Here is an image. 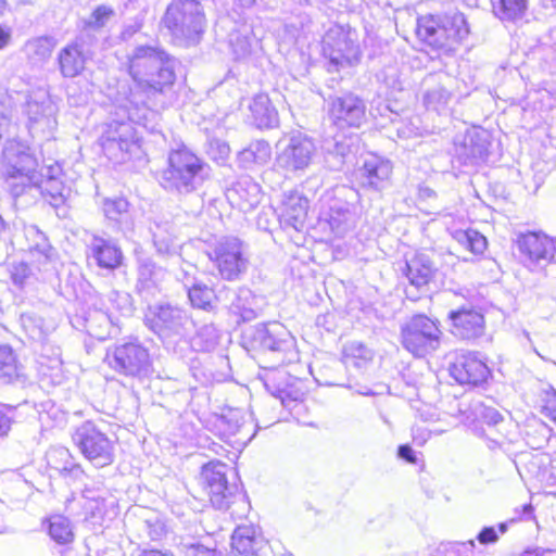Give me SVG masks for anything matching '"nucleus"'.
<instances>
[{"label": "nucleus", "mask_w": 556, "mask_h": 556, "mask_svg": "<svg viewBox=\"0 0 556 556\" xmlns=\"http://www.w3.org/2000/svg\"><path fill=\"white\" fill-rule=\"evenodd\" d=\"M176 61L153 46H138L128 56L132 79L128 93L117 99L115 115L102 126L99 138L104 154L115 163L127 161L139 149L132 123L148 127L166 106V94L176 80Z\"/></svg>", "instance_id": "nucleus-1"}, {"label": "nucleus", "mask_w": 556, "mask_h": 556, "mask_svg": "<svg viewBox=\"0 0 556 556\" xmlns=\"http://www.w3.org/2000/svg\"><path fill=\"white\" fill-rule=\"evenodd\" d=\"M210 176V166L186 147L172 150L161 175V186L170 192L189 194Z\"/></svg>", "instance_id": "nucleus-2"}, {"label": "nucleus", "mask_w": 556, "mask_h": 556, "mask_svg": "<svg viewBox=\"0 0 556 556\" xmlns=\"http://www.w3.org/2000/svg\"><path fill=\"white\" fill-rule=\"evenodd\" d=\"M416 35L433 49L450 50L467 38L469 26L465 15L454 10L443 14L420 16L417 20Z\"/></svg>", "instance_id": "nucleus-3"}, {"label": "nucleus", "mask_w": 556, "mask_h": 556, "mask_svg": "<svg viewBox=\"0 0 556 556\" xmlns=\"http://www.w3.org/2000/svg\"><path fill=\"white\" fill-rule=\"evenodd\" d=\"M206 255L222 280H241L250 267L248 244L238 237L224 236L212 242Z\"/></svg>", "instance_id": "nucleus-4"}, {"label": "nucleus", "mask_w": 556, "mask_h": 556, "mask_svg": "<svg viewBox=\"0 0 556 556\" xmlns=\"http://www.w3.org/2000/svg\"><path fill=\"white\" fill-rule=\"evenodd\" d=\"M164 27L179 43H197L205 26L201 3L197 0H173L163 17Z\"/></svg>", "instance_id": "nucleus-5"}, {"label": "nucleus", "mask_w": 556, "mask_h": 556, "mask_svg": "<svg viewBox=\"0 0 556 556\" xmlns=\"http://www.w3.org/2000/svg\"><path fill=\"white\" fill-rule=\"evenodd\" d=\"M441 337L438 324L422 314L414 315L401 326V343L416 357H425L437 351Z\"/></svg>", "instance_id": "nucleus-6"}, {"label": "nucleus", "mask_w": 556, "mask_h": 556, "mask_svg": "<svg viewBox=\"0 0 556 556\" xmlns=\"http://www.w3.org/2000/svg\"><path fill=\"white\" fill-rule=\"evenodd\" d=\"M276 148L275 164L288 174L305 172L317 156L314 141L302 132L285 136L278 141Z\"/></svg>", "instance_id": "nucleus-7"}, {"label": "nucleus", "mask_w": 556, "mask_h": 556, "mask_svg": "<svg viewBox=\"0 0 556 556\" xmlns=\"http://www.w3.org/2000/svg\"><path fill=\"white\" fill-rule=\"evenodd\" d=\"M38 162L29 148L16 141H8L3 148L0 170L4 176L10 191L12 185L20 184V189L28 185L37 172Z\"/></svg>", "instance_id": "nucleus-8"}, {"label": "nucleus", "mask_w": 556, "mask_h": 556, "mask_svg": "<svg viewBox=\"0 0 556 556\" xmlns=\"http://www.w3.org/2000/svg\"><path fill=\"white\" fill-rule=\"evenodd\" d=\"M106 361L116 372L130 377L147 376L152 366L148 349L137 340L116 344L108 351Z\"/></svg>", "instance_id": "nucleus-9"}, {"label": "nucleus", "mask_w": 556, "mask_h": 556, "mask_svg": "<svg viewBox=\"0 0 556 556\" xmlns=\"http://www.w3.org/2000/svg\"><path fill=\"white\" fill-rule=\"evenodd\" d=\"M81 454L96 467H105L114 460V443L93 422H83L73 434Z\"/></svg>", "instance_id": "nucleus-10"}, {"label": "nucleus", "mask_w": 556, "mask_h": 556, "mask_svg": "<svg viewBox=\"0 0 556 556\" xmlns=\"http://www.w3.org/2000/svg\"><path fill=\"white\" fill-rule=\"evenodd\" d=\"M24 113L28 118L27 126L33 136L49 137L56 129L58 106L45 88L29 91Z\"/></svg>", "instance_id": "nucleus-11"}, {"label": "nucleus", "mask_w": 556, "mask_h": 556, "mask_svg": "<svg viewBox=\"0 0 556 556\" xmlns=\"http://www.w3.org/2000/svg\"><path fill=\"white\" fill-rule=\"evenodd\" d=\"M149 327L161 338H184L193 328L186 311L169 304L149 307L146 315Z\"/></svg>", "instance_id": "nucleus-12"}, {"label": "nucleus", "mask_w": 556, "mask_h": 556, "mask_svg": "<svg viewBox=\"0 0 556 556\" xmlns=\"http://www.w3.org/2000/svg\"><path fill=\"white\" fill-rule=\"evenodd\" d=\"M352 35L341 26H334L326 34L324 53L337 70L344 65H354L359 61L361 49Z\"/></svg>", "instance_id": "nucleus-13"}, {"label": "nucleus", "mask_w": 556, "mask_h": 556, "mask_svg": "<svg viewBox=\"0 0 556 556\" xmlns=\"http://www.w3.org/2000/svg\"><path fill=\"white\" fill-rule=\"evenodd\" d=\"M522 263L530 270L545 267L556 253L555 241L540 232H528L518 239Z\"/></svg>", "instance_id": "nucleus-14"}, {"label": "nucleus", "mask_w": 556, "mask_h": 556, "mask_svg": "<svg viewBox=\"0 0 556 556\" xmlns=\"http://www.w3.org/2000/svg\"><path fill=\"white\" fill-rule=\"evenodd\" d=\"M227 470L228 466L219 460L210 462L202 467L201 483L210 502L217 509L226 508L232 494Z\"/></svg>", "instance_id": "nucleus-15"}, {"label": "nucleus", "mask_w": 556, "mask_h": 556, "mask_svg": "<svg viewBox=\"0 0 556 556\" xmlns=\"http://www.w3.org/2000/svg\"><path fill=\"white\" fill-rule=\"evenodd\" d=\"M53 170L52 167L48 169L47 178L43 177V174L38 173L35 175V179L28 185H24L22 189H20V184L14 182L12 185V197L17 201L23 197L36 200L39 195H42L50 198V203L54 206L62 204L65 199L64 186L60 179L54 177Z\"/></svg>", "instance_id": "nucleus-16"}, {"label": "nucleus", "mask_w": 556, "mask_h": 556, "mask_svg": "<svg viewBox=\"0 0 556 556\" xmlns=\"http://www.w3.org/2000/svg\"><path fill=\"white\" fill-rule=\"evenodd\" d=\"M489 141L483 132L467 131L454 141V159L462 166L475 167L485 162L489 152Z\"/></svg>", "instance_id": "nucleus-17"}, {"label": "nucleus", "mask_w": 556, "mask_h": 556, "mask_svg": "<svg viewBox=\"0 0 556 556\" xmlns=\"http://www.w3.org/2000/svg\"><path fill=\"white\" fill-rule=\"evenodd\" d=\"M365 110L364 101L359 97L346 93L331 99L329 113L338 127L358 128L365 121Z\"/></svg>", "instance_id": "nucleus-18"}, {"label": "nucleus", "mask_w": 556, "mask_h": 556, "mask_svg": "<svg viewBox=\"0 0 556 556\" xmlns=\"http://www.w3.org/2000/svg\"><path fill=\"white\" fill-rule=\"evenodd\" d=\"M251 342L270 352H286L293 346V339L280 323L260 324L251 329Z\"/></svg>", "instance_id": "nucleus-19"}, {"label": "nucleus", "mask_w": 556, "mask_h": 556, "mask_svg": "<svg viewBox=\"0 0 556 556\" xmlns=\"http://www.w3.org/2000/svg\"><path fill=\"white\" fill-rule=\"evenodd\" d=\"M451 376L460 384H479L490 374L485 363L476 353L459 354L450 367Z\"/></svg>", "instance_id": "nucleus-20"}, {"label": "nucleus", "mask_w": 556, "mask_h": 556, "mask_svg": "<svg viewBox=\"0 0 556 556\" xmlns=\"http://www.w3.org/2000/svg\"><path fill=\"white\" fill-rule=\"evenodd\" d=\"M448 317L453 325L454 334L462 339H476L484 332V316L478 309L463 306L451 311Z\"/></svg>", "instance_id": "nucleus-21"}, {"label": "nucleus", "mask_w": 556, "mask_h": 556, "mask_svg": "<svg viewBox=\"0 0 556 556\" xmlns=\"http://www.w3.org/2000/svg\"><path fill=\"white\" fill-rule=\"evenodd\" d=\"M391 174L392 164L390 161L371 155L365 160L363 166L358 169V179L364 188L381 191L389 186Z\"/></svg>", "instance_id": "nucleus-22"}, {"label": "nucleus", "mask_w": 556, "mask_h": 556, "mask_svg": "<svg viewBox=\"0 0 556 556\" xmlns=\"http://www.w3.org/2000/svg\"><path fill=\"white\" fill-rule=\"evenodd\" d=\"M87 256L92 260L97 266L113 270L122 265L123 252L121 248L112 240L100 236H92L88 248Z\"/></svg>", "instance_id": "nucleus-23"}, {"label": "nucleus", "mask_w": 556, "mask_h": 556, "mask_svg": "<svg viewBox=\"0 0 556 556\" xmlns=\"http://www.w3.org/2000/svg\"><path fill=\"white\" fill-rule=\"evenodd\" d=\"M166 271L150 258H139L136 289L144 299L154 298L161 291Z\"/></svg>", "instance_id": "nucleus-24"}, {"label": "nucleus", "mask_w": 556, "mask_h": 556, "mask_svg": "<svg viewBox=\"0 0 556 556\" xmlns=\"http://www.w3.org/2000/svg\"><path fill=\"white\" fill-rule=\"evenodd\" d=\"M308 210V200L299 192L291 191L283 195L278 208L279 220L287 227L303 228Z\"/></svg>", "instance_id": "nucleus-25"}, {"label": "nucleus", "mask_w": 556, "mask_h": 556, "mask_svg": "<svg viewBox=\"0 0 556 556\" xmlns=\"http://www.w3.org/2000/svg\"><path fill=\"white\" fill-rule=\"evenodd\" d=\"M90 53L85 49L81 39L64 47L59 53L60 71L64 77L78 76L85 68Z\"/></svg>", "instance_id": "nucleus-26"}, {"label": "nucleus", "mask_w": 556, "mask_h": 556, "mask_svg": "<svg viewBox=\"0 0 556 556\" xmlns=\"http://www.w3.org/2000/svg\"><path fill=\"white\" fill-rule=\"evenodd\" d=\"M263 539L256 534L251 525L238 526L231 536V547L235 556H262Z\"/></svg>", "instance_id": "nucleus-27"}, {"label": "nucleus", "mask_w": 556, "mask_h": 556, "mask_svg": "<svg viewBox=\"0 0 556 556\" xmlns=\"http://www.w3.org/2000/svg\"><path fill=\"white\" fill-rule=\"evenodd\" d=\"M249 419L250 415L242 409L230 408L217 419L219 431L223 437L242 434L249 441L254 435V426Z\"/></svg>", "instance_id": "nucleus-28"}, {"label": "nucleus", "mask_w": 556, "mask_h": 556, "mask_svg": "<svg viewBox=\"0 0 556 556\" xmlns=\"http://www.w3.org/2000/svg\"><path fill=\"white\" fill-rule=\"evenodd\" d=\"M227 198L241 211H249L260 203L261 187L250 177H243L228 190Z\"/></svg>", "instance_id": "nucleus-29"}, {"label": "nucleus", "mask_w": 556, "mask_h": 556, "mask_svg": "<svg viewBox=\"0 0 556 556\" xmlns=\"http://www.w3.org/2000/svg\"><path fill=\"white\" fill-rule=\"evenodd\" d=\"M226 294H230L231 299H224L225 305L228 306L233 314L239 315L243 321H250L257 316L256 298L248 288H238L236 291L224 288Z\"/></svg>", "instance_id": "nucleus-30"}, {"label": "nucleus", "mask_w": 556, "mask_h": 556, "mask_svg": "<svg viewBox=\"0 0 556 556\" xmlns=\"http://www.w3.org/2000/svg\"><path fill=\"white\" fill-rule=\"evenodd\" d=\"M38 372L42 378L58 384L63 380V363L59 349L42 344L38 359Z\"/></svg>", "instance_id": "nucleus-31"}, {"label": "nucleus", "mask_w": 556, "mask_h": 556, "mask_svg": "<svg viewBox=\"0 0 556 556\" xmlns=\"http://www.w3.org/2000/svg\"><path fill=\"white\" fill-rule=\"evenodd\" d=\"M253 124L258 128H273L278 125V113L267 94L255 96L250 103Z\"/></svg>", "instance_id": "nucleus-32"}, {"label": "nucleus", "mask_w": 556, "mask_h": 556, "mask_svg": "<svg viewBox=\"0 0 556 556\" xmlns=\"http://www.w3.org/2000/svg\"><path fill=\"white\" fill-rule=\"evenodd\" d=\"M434 273L433 264L426 255L418 254L406 262V277L410 286L417 289L427 286Z\"/></svg>", "instance_id": "nucleus-33"}, {"label": "nucleus", "mask_w": 556, "mask_h": 556, "mask_svg": "<svg viewBox=\"0 0 556 556\" xmlns=\"http://www.w3.org/2000/svg\"><path fill=\"white\" fill-rule=\"evenodd\" d=\"M155 249L161 255H177L180 252V244L174 233L173 225L168 223L155 224L152 229Z\"/></svg>", "instance_id": "nucleus-34"}, {"label": "nucleus", "mask_w": 556, "mask_h": 556, "mask_svg": "<svg viewBox=\"0 0 556 556\" xmlns=\"http://www.w3.org/2000/svg\"><path fill=\"white\" fill-rule=\"evenodd\" d=\"M286 378L285 372H279L277 378H268L265 382L268 391L280 401L281 405L286 408H292V404L302 400L304 393L296 388L294 384L287 383L281 387L280 384H276L275 380H283Z\"/></svg>", "instance_id": "nucleus-35"}, {"label": "nucleus", "mask_w": 556, "mask_h": 556, "mask_svg": "<svg viewBox=\"0 0 556 556\" xmlns=\"http://www.w3.org/2000/svg\"><path fill=\"white\" fill-rule=\"evenodd\" d=\"M101 207L104 216L119 228L129 225V202L125 198H104Z\"/></svg>", "instance_id": "nucleus-36"}, {"label": "nucleus", "mask_w": 556, "mask_h": 556, "mask_svg": "<svg viewBox=\"0 0 556 556\" xmlns=\"http://www.w3.org/2000/svg\"><path fill=\"white\" fill-rule=\"evenodd\" d=\"M188 291V298L193 307L201 308L204 311L213 309V299L223 301V290L218 294H214V291L202 282H193L191 286L185 285Z\"/></svg>", "instance_id": "nucleus-37"}, {"label": "nucleus", "mask_w": 556, "mask_h": 556, "mask_svg": "<svg viewBox=\"0 0 556 556\" xmlns=\"http://www.w3.org/2000/svg\"><path fill=\"white\" fill-rule=\"evenodd\" d=\"M493 13L502 21L516 22L523 17L528 0H491Z\"/></svg>", "instance_id": "nucleus-38"}, {"label": "nucleus", "mask_w": 556, "mask_h": 556, "mask_svg": "<svg viewBox=\"0 0 556 556\" xmlns=\"http://www.w3.org/2000/svg\"><path fill=\"white\" fill-rule=\"evenodd\" d=\"M21 377V366L13 350L0 345V384H10Z\"/></svg>", "instance_id": "nucleus-39"}, {"label": "nucleus", "mask_w": 556, "mask_h": 556, "mask_svg": "<svg viewBox=\"0 0 556 556\" xmlns=\"http://www.w3.org/2000/svg\"><path fill=\"white\" fill-rule=\"evenodd\" d=\"M453 239L473 255L482 254L488 245L486 238L473 229L451 230Z\"/></svg>", "instance_id": "nucleus-40"}, {"label": "nucleus", "mask_w": 556, "mask_h": 556, "mask_svg": "<svg viewBox=\"0 0 556 556\" xmlns=\"http://www.w3.org/2000/svg\"><path fill=\"white\" fill-rule=\"evenodd\" d=\"M24 233L28 242L27 249L33 255L37 254L43 260L51 258L52 248L45 233L40 231L37 226L30 225L25 227Z\"/></svg>", "instance_id": "nucleus-41"}, {"label": "nucleus", "mask_w": 556, "mask_h": 556, "mask_svg": "<svg viewBox=\"0 0 556 556\" xmlns=\"http://www.w3.org/2000/svg\"><path fill=\"white\" fill-rule=\"evenodd\" d=\"M271 149L267 141L257 140L239 153V160L244 165L265 164L270 160Z\"/></svg>", "instance_id": "nucleus-42"}, {"label": "nucleus", "mask_w": 556, "mask_h": 556, "mask_svg": "<svg viewBox=\"0 0 556 556\" xmlns=\"http://www.w3.org/2000/svg\"><path fill=\"white\" fill-rule=\"evenodd\" d=\"M451 97L452 93L440 79L437 85L426 89L424 93V103L428 110L441 112L447 106Z\"/></svg>", "instance_id": "nucleus-43"}, {"label": "nucleus", "mask_w": 556, "mask_h": 556, "mask_svg": "<svg viewBox=\"0 0 556 556\" xmlns=\"http://www.w3.org/2000/svg\"><path fill=\"white\" fill-rule=\"evenodd\" d=\"M329 227L331 231L339 238L350 232L356 224L355 214L349 208L332 210L329 216Z\"/></svg>", "instance_id": "nucleus-44"}, {"label": "nucleus", "mask_w": 556, "mask_h": 556, "mask_svg": "<svg viewBox=\"0 0 556 556\" xmlns=\"http://www.w3.org/2000/svg\"><path fill=\"white\" fill-rule=\"evenodd\" d=\"M374 353L362 342L352 341L343 348V358L348 366L362 367L372 359Z\"/></svg>", "instance_id": "nucleus-45"}, {"label": "nucleus", "mask_w": 556, "mask_h": 556, "mask_svg": "<svg viewBox=\"0 0 556 556\" xmlns=\"http://www.w3.org/2000/svg\"><path fill=\"white\" fill-rule=\"evenodd\" d=\"M49 534L58 544H67L74 538L70 520L61 515H54L49 519Z\"/></svg>", "instance_id": "nucleus-46"}, {"label": "nucleus", "mask_w": 556, "mask_h": 556, "mask_svg": "<svg viewBox=\"0 0 556 556\" xmlns=\"http://www.w3.org/2000/svg\"><path fill=\"white\" fill-rule=\"evenodd\" d=\"M20 319L23 329L31 340L40 342L41 345L46 344L47 329L43 320L39 316L31 313H24L21 315Z\"/></svg>", "instance_id": "nucleus-47"}, {"label": "nucleus", "mask_w": 556, "mask_h": 556, "mask_svg": "<svg viewBox=\"0 0 556 556\" xmlns=\"http://www.w3.org/2000/svg\"><path fill=\"white\" fill-rule=\"evenodd\" d=\"M115 16V10L105 4L96 7L90 15L84 21L85 28L100 30Z\"/></svg>", "instance_id": "nucleus-48"}, {"label": "nucleus", "mask_w": 556, "mask_h": 556, "mask_svg": "<svg viewBox=\"0 0 556 556\" xmlns=\"http://www.w3.org/2000/svg\"><path fill=\"white\" fill-rule=\"evenodd\" d=\"M70 452L65 447L51 448L47 453L48 464L59 471H67L74 468V465L72 462H70Z\"/></svg>", "instance_id": "nucleus-49"}, {"label": "nucleus", "mask_w": 556, "mask_h": 556, "mask_svg": "<svg viewBox=\"0 0 556 556\" xmlns=\"http://www.w3.org/2000/svg\"><path fill=\"white\" fill-rule=\"evenodd\" d=\"M472 410L476 418L482 420L489 426H495L503 421V416L497 409L485 406L480 402L473 404Z\"/></svg>", "instance_id": "nucleus-50"}, {"label": "nucleus", "mask_w": 556, "mask_h": 556, "mask_svg": "<svg viewBox=\"0 0 556 556\" xmlns=\"http://www.w3.org/2000/svg\"><path fill=\"white\" fill-rule=\"evenodd\" d=\"M22 406H28V403L25 402L16 407L0 404V438H4L9 434L14 421L15 410Z\"/></svg>", "instance_id": "nucleus-51"}, {"label": "nucleus", "mask_w": 556, "mask_h": 556, "mask_svg": "<svg viewBox=\"0 0 556 556\" xmlns=\"http://www.w3.org/2000/svg\"><path fill=\"white\" fill-rule=\"evenodd\" d=\"M543 413L556 424V389L548 386L543 390Z\"/></svg>", "instance_id": "nucleus-52"}, {"label": "nucleus", "mask_w": 556, "mask_h": 556, "mask_svg": "<svg viewBox=\"0 0 556 556\" xmlns=\"http://www.w3.org/2000/svg\"><path fill=\"white\" fill-rule=\"evenodd\" d=\"M356 139L353 137H349L348 139H340L339 136L334 137V143L332 150L329 149V152L336 156H339V164L344 162V157L348 156L352 152V146Z\"/></svg>", "instance_id": "nucleus-53"}, {"label": "nucleus", "mask_w": 556, "mask_h": 556, "mask_svg": "<svg viewBox=\"0 0 556 556\" xmlns=\"http://www.w3.org/2000/svg\"><path fill=\"white\" fill-rule=\"evenodd\" d=\"M27 49L39 59H47L51 54V42L46 37L36 38L27 43Z\"/></svg>", "instance_id": "nucleus-54"}, {"label": "nucleus", "mask_w": 556, "mask_h": 556, "mask_svg": "<svg viewBox=\"0 0 556 556\" xmlns=\"http://www.w3.org/2000/svg\"><path fill=\"white\" fill-rule=\"evenodd\" d=\"M230 152L229 146L218 139H213L210 142L208 153L216 161H225Z\"/></svg>", "instance_id": "nucleus-55"}, {"label": "nucleus", "mask_w": 556, "mask_h": 556, "mask_svg": "<svg viewBox=\"0 0 556 556\" xmlns=\"http://www.w3.org/2000/svg\"><path fill=\"white\" fill-rule=\"evenodd\" d=\"M29 275H30V269L27 264L18 263V264L12 265L11 278L15 286L23 287L26 279L29 277Z\"/></svg>", "instance_id": "nucleus-56"}, {"label": "nucleus", "mask_w": 556, "mask_h": 556, "mask_svg": "<svg viewBox=\"0 0 556 556\" xmlns=\"http://www.w3.org/2000/svg\"><path fill=\"white\" fill-rule=\"evenodd\" d=\"M12 110L9 104L0 102V138L10 135Z\"/></svg>", "instance_id": "nucleus-57"}, {"label": "nucleus", "mask_w": 556, "mask_h": 556, "mask_svg": "<svg viewBox=\"0 0 556 556\" xmlns=\"http://www.w3.org/2000/svg\"><path fill=\"white\" fill-rule=\"evenodd\" d=\"M93 320H100L102 324H104L105 326L109 325V317L108 315L103 314V313H96V315L92 317V316H89L87 319H86V323H87V330L88 332L98 338V339H104L105 334L98 330L94 326H93Z\"/></svg>", "instance_id": "nucleus-58"}, {"label": "nucleus", "mask_w": 556, "mask_h": 556, "mask_svg": "<svg viewBox=\"0 0 556 556\" xmlns=\"http://www.w3.org/2000/svg\"><path fill=\"white\" fill-rule=\"evenodd\" d=\"M187 556H223L222 553L215 548L206 547L202 544H194L188 547Z\"/></svg>", "instance_id": "nucleus-59"}, {"label": "nucleus", "mask_w": 556, "mask_h": 556, "mask_svg": "<svg viewBox=\"0 0 556 556\" xmlns=\"http://www.w3.org/2000/svg\"><path fill=\"white\" fill-rule=\"evenodd\" d=\"M477 540L481 544L495 543L498 540V534L494 527H484L478 534Z\"/></svg>", "instance_id": "nucleus-60"}, {"label": "nucleus", "mask_w": 556, "mask_h": 556, "mask_svg": "<svg viewBox=\"0 0 556 556\" xmlns=\"http://www.w3.org/2000/svg\"><path fill=\"white\" fill-rule=\"evenodd\" d=\"M34 408L36 409L38 414V418L41 422H45L48 418L51 417L53 413L51 410L54 409V405L50 402H42L40 404H35Z\"/></svg>", "instance_id": "nucleus-61"}, {"label": "nucleus", "mask_w": 556, "mask_h": 556, "mask_svg": "<svg viewBox=\"0 0 556 556\" xmlns=\"http://www.w3.org/2000/svg\"><path fill=\"white\" fill-rule=\"evenodd\" d=\"M13 29L11 26L0 24V51L8 48L12 42Z\"/></svg>", "instance_id": "nucleus-62"}, {"label": "nucleus", "mask_w": 556, "mask_h": 556, "mask_svg": "<svg viewBox=\"0 0 556 556\" xmlns=\"http://www.w3.org/2000/svg\"><path fill=\"white\" fill-rule=\"evenodd\" d=\"M111 301H117V308L125 313L130 312V296L127 293L112 292Z\"/></svg>", "instance_id": "nucleus-63"}, {"label": "nucleus", "mask_w": 556, "mask_h": 556, "mask_svg": "<svg viewBox=\"0 0 556 556\" xmlns=\"http://www.w3.org/2000/svg\"><path fill=\"white\" fill-rule=\"evenodd\" d=\"M397 455H399V457L405 459L406 462H408L410 464H415L416 460H417L415 452L408 445H401V446H399Z\"/></svg>", "instance_id": "nucleus-64"}]
</instances>
